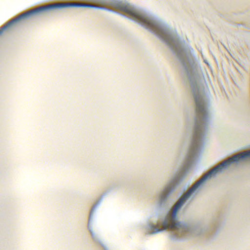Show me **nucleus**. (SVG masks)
Here are the masks:
<instances>
[{"label":"nucleus","mask_w":250,"mask_h":250,"mask_svg":"<svg viewBox=\"0 0 250 250\" xmlns=\"http://www.w3.org/2000/svg\"><path fill=\"white\" fill-rule=\"evenodd\" d=\"M117 7L122 11L125 12L129 14L134 20L152 30L158 36L162 38L168 44L172 46L173 48L179 47V43L177 39L170 36L167 30L161 28L153 20H149L146 15L142 14L141 12L136 11V9L132 7L128 3L120 1V2L117 3Z\"/></svg>","instance_id":"1"},{"label":"nucleus","mask_w":250,"mask_h":250,"mask_svg":"<svg viewBox=\"0 0 250 250\" xmlns=\"http://www.w3.org/2000/svg\"><path fill=\"white\" fill-rule=\"evenodd\" d=\"M95 6L94 5H91V4H86V3H78V2H58L53 3V4H50L49 5H46L43 6H41L38 8L32 9L30 11L25 12L19 16L15 19L11 20L6 24L2 26L0 28V35L2 33L4 29H7L8 26L12 23H15L20 19H23V18L27 17V16H31V15L36 14L38 12H42L46 11V10H49V9H57V8H63V7H67V6Z\"/></svg>","instance_id":"2"},{"label":"nucleus","mask_w":250,"mask_h":250,"mask_svg":"<svg viewBox=\"0 0 250 250\" xmlns=\"http://www.w3.org/2000/svg\"><path fill=\"white\" fill-rule=\"evenodd\" d=\"M195 101L196 104V126L195 134L191 151L192 153L195 152L197 149L198 143L202 136V128L207 119V113L204 106V102L200 95H195Z\"/></svg>","instance_id":"3"},{"label":"nucleus","mask_w":250,"mask_h":250,"mask_svg":"<svg viewBox=\"0 0 250 250\" xmlns=\"http://www.w3.org/2000/svg\"><path fill=\"white\" fill-rule=\"evenodd\" d=\"M174 188V185H170L169 186L167 187V188H165V189H164V190L162 194L161 198L162 199L166 198V196L167 195H168V194H169V193L171 192V191H173Z\"/></svg>","instance_id":"4"}]
</instances>
